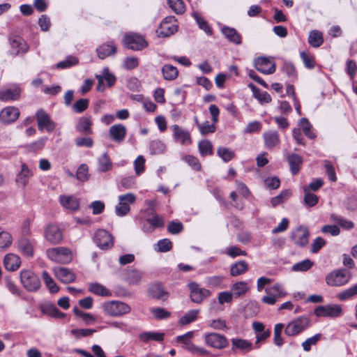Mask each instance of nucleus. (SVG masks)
<instances>
[{
    "instance_id": "51",
    "label": "nucleus",
    "mask_w": 357,
    "mask_h": 357,
    "mask_svg": "<svg viewBox=\"0 0 357 357\" xmlns=\"http://www.w3.org/2000/svg\"><path fill=\"white\" fill-rule=\"evenodd\" d=\"M170 8L177 15L183 14L185 10V6L183 0H167Z\"/></svg>"
},
{
    "instance_id": "36",
    "label": "nucleus",
    "mask_w": 357,
    "mask_h": 357,
    "mask_svg": "<svg viewBox=\"0 0 357 357\" xmlns=\"http://www.w3.org/2000/svg\"><path fill=\"white\" fill-rule=\"evenodd\" d=\"M161 71L163 78L167 81L174 80L178 75V71L177 68L171 64L164 65L161 69Z\"/></svg>"
},
{
    "instance_id": "8",
    "label": "nucleus",
    "mask_w": 357,
    "mask_h": 357,
    "mask_svg": "<svg viewBox=\"0 0 357 357\" xmlns=\"http://www.w3.org/2000/svg\"><path fill=\"white\" fill-rule=\"evenodd\" d=\"M119 204L115 206V213L117 216L123 217L130 211V204L136 200V197L132 193H127L119 196Z\"/></svg>"
},
{
    "instance_id": "6",
    "label": "nucleus",
    "mask_w": 357,
    "mask_h": 357,
    "mask_svg": "<svg viewBox=\"0 0 357 357\" xmlns=\"http://www.w3.org/2000/svg\"><path fill=\"white\" fill-rule=\"evenodd\" d=\"M190 290V301L195 303L199 304L211 295V292L205 288L201 287L195 282H190L188 284Z\"/></svg>"
},
{
    "instance_id": "58",
    "label": "nucleus",
    "mask_w": 357,
    "mask_h": 357,
    "mask_svg": "<svg viewBox=\"0 0 357 357\" xmlns=\"http://www.w3.org/2000/svg\"><path fill=\"white\" fill-rule=\"evenodd\" d=\"M42 312L45 314H47L52 317L55 318H63L65 317V314L59 311L55 306L54 305H47L45 307H42Z\"/></svg>"
},
{
    "instance_id": "24",
    "label": "nucleus",
    "mask_w": 357,
    "mask_h": 357,
    "mask_svg": "<svg viewBox=\"0 0 357 357\" xmlns=\"http://www.w3.org/2000/svg\"><path fill=\"white\" fill-rule=\"evenodd\" d=\"M126 133V127L121 123L112 126L109 130L111 139L117 143H121L125 139Z\"/></svg>"
},
{
    "instance_id": "14",
    "label": "nucleus",
    "mask_w": 357,
    "mask_h": 357,
    "mask_svg": "<svg viewBox=\"0 0 357 357\" xmlns=\"http://www.w3.org/2000/svg\"><path fill=\"white\" fill-rule=\"evenodd\" d=\"M314 313L319 317H338L342 314V307L339 305H320L314 309Z\"/></svg>"
},
{
    "instance_id": "44",
    "label": "nucleus",
    "mask_w": 357,
    "mask_h": 357,
    "mask_svg": "<svg viewBox=\"0 0 357 357\" xmlns=\"http://www.w3.org/2000/svg\"><path fill=\"white\" fill-rule=\"evenodd\" d=\"M199 312V310H191L188 311L183 316H182L179 319L178 323L181 325L184 326L195 321L197 318Z\"/></svg>"
},
{
    "instance_id": "4",
    "label": "nucleus",
    "mask_w": 357,
    "mask_h": 357,
    "mask_svg": "<svg viewBox=\"0 0 357 357\" xmlns=\"http://www.w3.org/2000/svg\"><path fill=\"white\" fill-rule=\"evenodd\" d=\"M46 255L50 260L59 264H68L73 260L72 251L66 247L49 248Z\"/></svg>"
},
{
    "instance_id": "38",
    "label": "nucleus",
    "mask_w": 357,
    "mask_h": 357,
    "mask_svg": "<svg viewBox=\"0 0 357 357\" xmlns=\"http://www.w3.org/2000/svg\"><path fill=\"white\" fill-rule=\"evenodd\" d=\"M150 291L153 298L162 301H166L169 296L168 292L165 291L162 285L160 283L153 284L151 287Z\"/></svg>"
},
{
    "instance_id": "16",
    "label": "nucleus",
    "mask_w": 357,
    "mask_h": 357,
    "mask_svg": "<svg viewBox=\"0 0 357 357\" xmlns=\"http://www.w3.org/2000/svg\"><path fill=\"white\" fill-rule=\"evenodd\" d=\"M38 128L40 130H46L47 132H52L55 128V123L50 115L43 109H39L36 114Z\"/></svg>"
},
{
    "instance_id": "28",
    "label": "nucleus",
    "mask_w": 357,
    "mask_h": 357,
    "mask_svg": "<svg viewBox=\"0 0 357 357\" xmlns=\"http://www.w3.org/2000/svg\"><path fill=\"white\" fill-rule=\"evenodd\" d=\"M231 350H240L243 353H248L253 349V344L251 342L242 338H232Z\"/></svg>"
},
{
    "instance_id": "53",
    "label": "nucleus",
    "mask_w": 357,
    "mask_h": 357,
    "mask_svg": "<svg viewBox=\"0 0 357 357\" xmlns=\"http://www.w3.org/2000/svg\"><path fill=\"white\" fill-rule=\"evenodd\" d=\"M217 154L225 162L230 161L235 155L231 149L222 146L218 149Z\"/></svg>"
},
{
    "instance_id": "17",
    "label": "nucleus",
    "mask_w": 357,
    "mask_h": 357,
    "mask_svg": "<svg viewBox=\"0 0 357 357\" xmlns=\"http://www.w3.org/2000/svg\"><path fill=\"white\" fill-rule=\"evenodd\" d=\"M96 77L98 79L96 89L98 91L101 92L104 91L105 90V81L107 82V86L111 87L115 84L116 80L114 75L109 72V70L107 67L103 68L102 75H96Z\"/></svg>"
},
{
    "instance_id": "50",
    "label": "nucleus",
    "mask_w": 357,
    "mask_h": 357,
    "mask_svg": "<svg viewBox=\"0 0 357 357\" xmlns=\"http://www.w3.org/2000/svg\"><path fill=\"white\" fill-rule=\"evenodd\" d=\"M266 294L271 295L275 298L284 297L286 295L283 288L280 284H274L265 289Z\"/></svg>"
},
{
    "instance_id": "3",
    "label": "nucleus",
    "mask_w": 357,
    "mask_h": 357,
    "mask_svg": "<svg viewBox=\"0 0 357 357\" xmlns=\"http://www.w3.org/2000/svg\"><path fill=\"white\" fill-rule=\"evenodd\" d=\"M310 326V318L307 316H301L288 323L284 333L287 336H296L306 330Z\"/></svg>"
},
{
    "instance_id": "40",
    "label": "nucleus",
    "mask_w": 357,
    "mask_h": 357,
    "mask_svg": "<svg viewBox=\"0 0 357 357\" xmlns=\"http://www.w3.org/2000/svg\"><path fill=\"white\" fill-rule=\"evenodd\" d=\"M139 339L144 342H147L149 340L160 342L164 340V333L158 332H144L139 335Z\"/></svg>"
},
{
    "instance_id": "22",
    "label": "nucleus",
    "mask_w": 357,
    "mask_h": 357,
    "mask_svg": "<svg viewBox=\"0 0 357 357\" xmlns=\"http://www.w3.org/2000/svg\"><path fill=\"white\" fill-rule=\"evenodd\" d=\"M309 231L306 227H299L292 232L291 239L295 244L305 246L308 243Z\"/></svg>"
},
{
    "instance_id": "25",
    "label": "nucleus",
    "mask_w": 357,
    "mask_h": 357,
    "mask_svg": "<svg viewBox=\"0 0 357 357\" xmlns=\"http://www.w3.org/2000/svg\"><path fill=\"white\" fill-rule=\"evenodd\" d=\"M19 251L26 257H33L34 253V242L26 237L18 241Z\"/></svg>"
},
{
    "instance_id": "48",
    "label": "nucleus",
    "mask_w": 357,
    "mask_h": 357,
    "mask_svg": "<svg viewBox=\"0 0 357 357\" xmlns=\"http://www.w3.org/2000/svg\"><path fill=\"white\" fill-rule=\"evenodd\" d=\"M304 191V204L308 207L316 206L319 202V197L315 194L309 192L308 189L303 188Z\"/></svg>"
},
{
    "instance_id": "52",
    "label": "nucleus",
    "mask_w": 357,
    "mask_h": 357,
    "mask_svg": "<svg viewBox=\"0 0 357 357\" xmlns=\"http://www.w3.org/2000/svg\"><path fill=\"white\" fill-rule=\"evenodd\" d=\"M150 312L158 320L167 319L171 316V312L162 307H151Z\"/></svg>"
},
{
    "instance_id": "35",
    "label": "nucleus",
    "mask_w": 357,
    "mask_h": 357,
    "mask_svg": "<svg viewBox=\"0 0 357 357\" xmlns=\"http://www.w3.org/2000/svg\"><path fill=\"white\" fill-rule=\"evenodd\" d=\"M89 291L100 296L109 297L112 296V292L102 284L98 282H91L89 284Z\"/></svg>"
},
{
    "instance_id": "64",
    "label": "nucleus",
    "mask_w": 357,
    "mask_h": 357,
    "mask_svg": "<svg viewBox=\"0 0 357 357\" xmlns=\"http://www.w3.org/2000/svg\"><path fill=\"white\" fill-rule=\"evenodd\" d=\"M89 100L86 98H81L77 100L73 105V109L77 113H82L89 106Z\"/></svg>"
},
{
    "instance_id": "11",
    "label": "nucleus",
    "mask_w": 357,
    "mask_h": 357,
    "mask_svg": "<svg viewBox=\"0 0 357 357\" xmlns=\"http://www.w3.org/2000/svg\"><path fill=\"white\" fill-rule=\"evenodd\" d=\"M255 68L265 75L273 74L275 71V63L270 57L259 56L254 61Z\"/></svg>"
},
{
    "instance_id": "62",
    "label": "nucleus",
    "mask_w": 357,
    "mask_h": 357,
    "mask_svg": "<svg viewBox=\"0 0 357 357\" xmlns=\"http://www.w3.org/2000/svg\"><path fill=\"white\" fill-rule=\"evenodd\" d=\"M313 265V262L310 259H305L302 261L298 262L292 266V270L294 271H307L309 270Z\"/></svg>"
},
{
    "instance_id": "63",
    "label": "nucleus",
    "mask_w": 357,
    "mask_h": 357,
    "mask_svg": "<svg viewBox=\"0 0 357 357\" xmlns=\"http://www.w3.org/2000/svg\"><path fill=\"white\" fill-rule=\"evenodd\" d=\"M183 160L195 171H200L202 166L197 158L188 155L183 157Z\"/></svg>"
},
{
    "instance_id": "60",
    "label": "nucleus",
    "mask_w": 357,
    "mask_h": 357,
    "mask_svg": "<svg viewBox=\"0 0 357 357\" xmlns=\"http://www.w3.org/2000/svg\"><path fill=\"white\" fill-rule=\"evenodd\" d=\"M224 280L223 275H213L206 278V283L209 287H220Z\"/></svg>"
},
{
    "instance_id": "39",
    "label": "nucleus",
    "mask_w": 357,
    "mask_h": 357,
    "mask_svg": "<svg viewBox=\"0 0 357 357\" xmlns=\"http://www.w3.org/2000/svg\"><path fill=\"white\" fill-rule=\"evenodd\" d=\"M248 270V263L244 260H241L231 266L230 274L235 277L245 273Z\"/></svg>"
},
{
    "instance_id": "61",
    "label": "nucleus",
    "mask_w": 357,
    "mask_h": 357,
    "mask_svg": "<svg viewBox=\"0 0 357 357\" xmlns=\"http://www.w3.org/2000/svg\"><path fill=\"white\" fill-rule=\"evenodd\" d=\"M78 63V59L74 56H68L66 59L56 64L58 68H67Z\"/></svg>"
},
{
    "instance_id": "45",
    "label": "nucleus",
    "mask_w": 357,
    "mask_h": 357,
    "mask_svg": "<svg viewBox=\"0 0 357 357\" xmlns=\"http://www.w3.org/2000/svg\"><path fill=\"white\" fill-rule=\"evenodd\" d=\"M298 126L302 128V130L307 137L311 139L316 137V135L312 130V126L307 119L302 118L298 122Z\"/></svg>"
},
{
    "instance_id": "1",
    "label": "nucleus",
    "mask_w": 357,
    "mask_h": 357,
    "mask_svg": "<svg viewBox=\"0 0 357 357\" xmlns=\"http://www.w3.org/2000/svg\"><path fill=\"white\" fill-rule=\"evenodd\" d=\"M194 335V331H188L182 335L177 336L176 342L182 344V348L192 355L208 356L211 354L209 351L195 345L191 341Z\"/></svg>"
},
{
    "instance_id": "32",
    "label": "nucleus",
    "mask_w": 357,
    "mask_h": 357,
    "mask_svg": "<svg viewBox=\"0 0 357 357\" xmlns=\"http://www.w3.org/2000/svg\"><path fill=\"white\" fill-rule=\"evenodd\" d=\"M59 200L61 204L67 209L75 211L79 208V202L73 196L61 195Z\"/></svg>"
},
{
    "instance_id": "27",
    "label": "nucleus",
    "mask_w": 357,
    "mask_h": 357,
    "mask_svg": "<svg viewBox=\"0 0 357 357\" xmlns=\"http://www.w3.org/2000/svg\"><path fill=\"white\" fill-rule=\"evenodd\" d=\"M20 93L21 89L17 86L0 90V100L3 102L17 100L20 98Z\"/></svg>"
},
{
    "instance_id": "26",
    "label": "nucleus",
    "mask_w": 357,
    "mask_h": 357,
    "mask_svg": "<svg viewBox=\"0 0 357 357\" xmlns=\"http://www.w3.org/2000/svg\"><path fill=\"white\" fill-rule=\"evenodd\" d=\"M264 145L268 149H272L280 144V135L278 131L269 130L263 133Z\"/></svg>"
},
{
    "instance_id": "10",
    "label": "nucleus",
    "mask_w": 357,
    "mask_h": 357,
    "mask_svg": "<svg viewBox=\"0 0 357 357\" xmlns=\"http://www.w3.org/2000/svg\"><path fill=\"white\" fill-rule=\"evenodd\" d=\"M350 280V275L343 270H335L326 277V282L331 287H340L346 284Z\"/></svg>"
},
{
    "instance_id": "43",
    "label": "nucleus",
    "mask_w": 357,
    "mask_h": 357,
    "mask_svg": "<svg viewBox=\"0 0 357 357\" xmlns=\"http://www.w3.org/2000/svg\"><path fill=\"white\" fill-rule=\"evenodd\" d=\"M98 169L99 172H105L109 171L112 167V163L111 162V160L107 155V153H103L99 158H98Z\"/></svg>"
},
{
    "instance_id": "41",
    "label": "nucleus",
    "mask_w": 357,
    "mask_h": 357,
    "mask_svg": "<svg viewBox=\"0 0 357 357\" xmlns=\"http://www.w3.org/2000/svg\"><path fill=\"white\" fill-rule=\"evenodd\" d=\"M249 287L248 283L244 281L235 282L231 286L233 296L238 298L246 294Z\"/></svg>"
},
{
    "instance_id": "59",
    "label": "nucleus",
    "mask_w": 357,
    "mask_h": 357,
    "mask_svg": "<svg viewBox=\"0 0 357 357\" xmlns=\"http://www.w3.org/2000/svg\"><path fill=\"white\" fill-rule=\"evenodd\" d=\"M149 148L152 154H160L165 151V145L162 141L156 139L150 143Z\"/></svg>"
},
{
    "instance_id": "23",
    "label": "nucleus",
    "mask_w": 357,
    "mask_h": 357,
    "mask_svg": "<svg viewBox=\"0 0 357 357\" xmlns=\"http://www.w3.org/2000/svg\"><path fill=\"white\" fill-rule=\"evenodd\" d=\"M92 125L93 121L91 116L86 114L78 119V121L76 125V130L79 132L84 135H92Z\"/></svg>"
},
{
    "instance_id": "37",
    "label": "nucleus",
    "mask_w": 357,
    "mask_h": 357,
    "mask_svg": "<svg viewBox=\"0 0 357 357\" xmlns=\"http://www.w3.org/2000/svg\"><path fill=\"white\" fill-rule=\"evenodd\" d=\"M248 87L252 90L254 97L261 103H268L271 101V97L266 91H261L253 84H249Z\"/></svg>"
},
{
    "instance_id": "19",
    "label": "nucleus",
    "mask_w": 357,
    "mask_h": 357,
    "mask_svg": "<svg viewBox=\"0 0 357 357\" xmlns=\"http://www.w3.org/2000/svg\"><path fill=\"white\" fill-rule=\"evenodd\" d=\"M173 131V137L176 142L181 145H189L192 143V139L190 132L175 124L172 126Z\"/></svg>"
},
{
    "instance_id": "54",
    "label": "nucleus",
    "mask_w": 357,
    "mask_h": 357,
    "mask_svg": "<svg viewBox=\"0 0 357 357\" xmlns=\"http://www.w3.org/2000/svg\"><path fill=\"white\" fill-rule=\"evenodd\" d=\"M142 278V273L137 270H130L126 273V280L132 284H138Z\"/></svg>"
},
{
    "instance_id": "42",
    "label": "nucleus",
    "mask_w": 357,
    "mask_h": 357,
    "mask_svg": "<svg viewBox=\"0 0 357 357\" xmlns=\"http://www.w3.org/2000/svg\"><path fill=\"white\" fill-rule=\"evenodd\" d=\"M324 42L322 33L319 31H312L308 36L309 44L314 47H319Z\"/></svg>"
},
{
    "instance_id": "13",
    "label": "nucleus",
    "mask_w": 357,
    "mask_h": 357,
    "mask_svg": "<svg viewBox=\"0 0 357 357\" xmlns=\"http://www.w3.org/2000/svg\"><path fill=\"white\" fill-rule=\"evenodd\" d=\"M94 241L96 244L102 250L109 249L114 245L112 234L105 229H98L95 233Z\"/></svg>"
},
{
    "instance_id": "31",
    "label": "nucleus",
    "mask_w": 357,
    "mask_h": 357,
    "mask_svg": "<svg viewBox=\"0 0 357 357\" xmlns=\"http://www.w3.org/2000/svg\"><path fill=\"white\" fill-rule=\"evenodd\" d=\"M98 56L100 59H104L110 55L114 54L116 52V47L113 42L102 44L96 50Z\"/></svg>"
},
{
    "instance_id": "9",
    "label": "nucleus",
    "mask_w": 357,
    "mask_h": 357,
    "mask_svg": "<svg viewBox=\"0 0 357 357\" xmlns=\"http://www.w3.org/2000/svg\"><path fill=\"white\" fill-rule=\"evenodd\" d=\"M206 345L216 349H222L228 347L229 340L222 334L210 333L204 335Z\"/></svg>"
},
{
    "instance_id": "29",
    "label": "nucleus",
    "mask_w": 357,
    "mask_h": 357,
    "mask_svg": "<svg viewBox=\"0 0 357 357\" xmlns=\"http://www.w3.org/2000/svg\"><path fill=\"white\" fill-rule=\"evenodd\" d=\"M20 264L21 259L18 255L13 253H8L5 255L3 265L8 271H15L19 268Z\"/></svg>"
},
{
    "instance_id": "5",
    "label": "nucleus",
    "mask_w": 357,
    "mask_h": 357,
    "mask_svg": "<svg viewBox=\"0 0 357 357\" xmlns=\"http://www.w3.org/2000/svg\"><path fill=\"white\" fill-rule=\"evenodd\" d=\"M20 282L24 288L29 292L37 291L41 286L40 278L31 270L21 271Z\"/></svg>"
},
{
    "instance_id": "56",
    "label": "nucleus",
    "mask_w": 357,
    "mask_h": 357,
    "mask_svg": "<svg viewBox=\"0 0 357 357\" xmlns=\"http://www.w3.org/2000/svg\"><path fill=\"white\" fill-rule=\"evenodd\" d=\"M284 328V324L279 323L275 324L274 327V337H273V342L275 345L278 347H281L283 343L284 340L283 338L281 336L282 331Z\"/></svg>"
},
{
    "instance_id": "30",
    "label": "nucleus",
    "mask_w": 357,
    "mask_h": 357,
    "mask_svg": "<svg viewBox=\"0 0 357 357\" xmlns=\"http://www.w3.org/2000/svg\"><path fill=\"white\" fill-rule=\"evenodd\" d=\"M32 171L25 163H22L21 165V170L17 174L15 181L20 186L24 188L27 185L29 179L32 176Z\"/></svg>"
},
{
    "instance_id": "55",
    "label": "nucleus",
    "mask_w": 357,
    "mask_h": 357,
    "mask_svg": "<svg viewBox=\"0 0 357 357\" xmlns=\"http://www.w3.org/2000/svg\"><path fill=\"white\" fill-rule=\"evenodd\" d=\"M357 294V284L337 294V298L340 301L347 300Z\"/></svg>"
},
{
    "instance_id": "7",
    "label": "nucleus",
    "mask_w": 357,
    "mask_h": 357,
    "mask_svg": "<svg viewBox=\"0 0 357 357\" xmlns=\"http://www.w3.org/2000/svg\"><path fill=\"white\" fill-rule=\"evenodd\" d=\"M123 43L127 48L135 51L142 50L148 46L147 41L142 36L134 33L126 34Z\"/></svg>"
},
{
    "instance_id": "21",
    "label": "nucleus",
    "mask_w": 357,
    "mask_h": 357,
    "mask_svg": "<svg viewBox=\"0 0 357 357\" xmlns=\"http://www.w3.org/2000/svg\"><path fill=\"white\" fill-rule=\"evenodd\" d=\"M53 271L55 277L65 284L73 282L76 278L75 274L68 268L55 267Z\"/></svg>"
},
{
    "instance_id": "20",
    "label": "nucleus",
    "mask_w": 357,
    "mask_h": 357,
    "mask_svg": "<svg viewBox=\"0 0 357 357\" xmlns=\"http://www.w3.org/2000/svg\"><path fill=\"white\" fill-rule=\"evenodd\" d=\"M18 108L9 106L6 107L0 112V122L3 124H10L15 122L20 116Z\"/></svg>"
},
{
    "instance_id": "57",
    "label": "nucleus",
    "mask_w": 357,
    "mask_h": 357,
    "mask_svg": "<svg viewBox=\"0 0 357 357\" xmlns=\"http://www.w3.org/2000/svg\"><path fill=\"white\" fill-rule=\"evenodd\" d=\"M198 148L202 156L211 155L213 153L212 144L208 140H202L199 142Z\"/></svg>"
},
{
    "instance_id": "18",
    "label": "nucleus",
    "mask_w": 357,
    "mask_h": 357,
    "mask_svg": "<svg viewBox=\"0 0 357 357\" xmlns=\"http://www.w3.org/2000/svg\"><path fill=\"white\" fill-rule=\"evenodd\" d=\"M45 238L51 244H59L63 239V233L58 226L49 225L45 229Z\"/></svg>"
},
{
    "instance_id": "46",
    "label": "nucleus",
    "mask_w": 357,
    "mask_h": 357,
    "mask_svg": "<svg viewBox=\"0 0 357 357\" xmlns=\"http://www.w3.org/2000/svg\"><path fill=\"white\" fill-rule=\"evenodd\" d=\"M291 196V191L290 190H282L278 195L272 197L271 203L273 207L284 202Z\"/></svg>"
},
{
    "instance_id": "15",
    "label": "nucleus",
    "mask_w": 357,
    "mask_h": 357,
    "mask_svg": "<svg viewBox=\"0 0 357 357\" xmlns=\"http://www.w3.org/2000/svg\"><path fill=\"white\" fill-rule=\"evenodd\" d=\"M10 46V52L17 56L20 54H25L29 50V45L25 40L19 36H12L9 38Z\"/></svg>"
},
{
    "instance_id": "2",
    "label": "nucleus",
    "mask_w": 357,
    "mask_h": 357,
    "mask_svg": "<svg viewBox=\"0 0 357 357\" xmlns=\"http://www.w3.org/2000/svg\"><path fill=\"white\" fill-rule=\"evenodd\" d=\"M102 309L105 314L111 317H121L130 312L131 307L127 303L111 301L103 303Z\"/></svg>"
},
{
    "instance_id": "12",
    "label": "nucleus",
    "mask_w": 357,
    "mask_h": 357,
    "mask_svg": "<svg viewBox=\"0 0 357 357\" xmlns=\"http://www.w3.org/2000/svg\"><path fill=\"white\" fill-rule=\"evenodd\" d=\"M176 20L174 16L166 17L160 23L158 30V35L161 37H169L177 31Z\"/></svg>"
},
{
    "instance_id": "34",
    "label": "nucleus",
    "mask_w": 357,
    "mask_h": 357,
    "mask_svg": "<svg viewBox=\"0 0 357 357\" xmlns=\"http://www.w3.org/2000/svg\"><path fill=\"white\" fill-rule=\"evenodd\" d=\"M221 32L230 42L236 45L241 44V36L235 29L223 26L221 29Z\"/></svg>"
},
{
    "instance_id": "47",
    "label": "nucleus",
    "mask_w": 357,
    "mask_h": 357,
    "mask_svg": "<svg viewBox=\"0 0 357 357\" xmlns=\"http://www.w3.org/2000/svg\"><path fill=\"white\" fill-rule=\"evenodd\" d=\"M192 16L198 24L199 28L203 30L207 35L211 36L213 31L207 22L203 19L197 13H192Z\"/></svg>"
},
{
    "instance_id": "33",
    "label": "nucleus",
    "mask_w": 357,
    "mask_h": 357,
    "mask_svg": "<svg viewBox=\"0 0 357 357\" xmlns=\"http://www.w3.org/2000/svg\"><path fill=\"white\" fill-rule=\"evenodd\" d=\"M287 160L290 166V170L292 174H297L300 171L301 165L303 162L301 157L298 154L291 153L287 155Z\"/></svg>"
},
{
    "instance_id": "49",
    "label": "nucleus",
    "mask_w": 357,
    "mask_h": 357,
    "mask_svg": "<svg viewBox=\"0 0 357 357\" xmlns=\"http://www.w3.org/2000/svg\"><path fill=\"white\" fill-rule=\"evenodd\" d=\"M42 277L44 282L51 293L54 294L59 291V287L47 271L43 272Z\"/></svg>"
}]
</instances>
